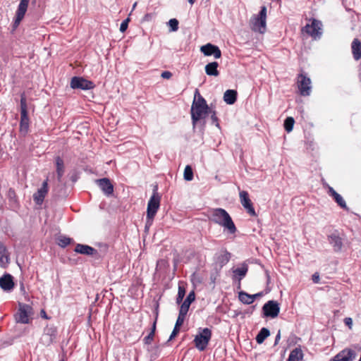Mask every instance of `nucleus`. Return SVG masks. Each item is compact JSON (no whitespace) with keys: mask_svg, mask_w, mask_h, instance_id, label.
<instances>
[{"mask_svg":"<svg viewBox=\"0 0 361 361\" xmlns=\"http://www.w3.org/2000/svg\"><path fill=\"white\" fill-rule=\"evenodd\" d=\"M210 112L206 100L200 94L198 90L195 92L194 99L191 106V118L193 127L197 122L204 119Z\"/></svg>","mask_w":361,"mask_h":361,"instance_id":"obj_2","label":"nucleus"},{"mask_svg":"<svg viewBox=\"0 0 361 361\" xmlns=\"http://www.w3.org/2000/svg\"><path fill=\"white\" fill-rule=\"evenodd\" d=\"M129 21H130V18H127L126 20H124L121 23V24L120 25V31L121 32H124L127 30Z\"/></svg>","mask_w":361,"mask_h":361,"instance_id":"obj_41","label":"nucleus"},{"mask_svg":"<svg viewBox=\"0 0 361 361\" xmlns=\"http://www.w3.org/2000/svg\"><path fill=\"white\" fill-rule=\"evenodd\" d=\"M186 314L187 313L183 312L182 311L179 310L178 317L175 324L176 326L180 327L183 325Z\"/></svg>","mask_w":361,"mask_h":361,"instance_id":"obj_40","label":"nucleus"},{"mask_svg":"<svg viewBox=\"0 0 361 361\" xmlns=\"http://www.w3.org/2000/svg\"><path fill=\"white\" fill-rule=\"evenodd\" d=\"M329 243L332 245L335 252H340L343 247V240L337 231H335L328 236Z\"/></svg>","mask_w":361,"mask_h":361,"instance_id":"obj_16","label":"nucleus"},{"mask_svg":"<svg viewBox=\"0 0 361 361\" xmlns=\"http://www.w3.org/2000/svg\"><path fill=\"white\" fill-rule=\"evenodd\" d=\"M155 329H156V322H154V324L152 325V331H153L154 334Z\"/></svg>","mask_w":361,"mask_h":361,"instance_id":"obj_52","label":"nucleus"},{"mask_svg":"<svg viewBox=\"0 0 361 361\" xmlns=\"http://www.w3.org/2000/svg\"><path fill=\"white\" fill-rule=\"evenodd\" d=\"M168 25L170 27V30L172 32L177 31L178 29V21L176 18H172L169 20L167 23Z\"/></svg>","mask_w":361,"mask_h":361,"instance_id":"obj_38","label":"nucleus"},{"mask_svg":"<svg viewBox=\"0 0 361 361\" xmlns=\"http://www.w3.org/2000/svg\"><path fill=\"white\" fill-rule=\"evenodd\" d=\"M193 178V172L190 166H186L184 170V179L185 180H192Z\"/></svg>","mask_w":361,"mask_h":361,"instance_id":"obj_37","label":"nucleus"},{"mask_svg":"<svg viewBox=\"0 0 361 361\" xmlns=\"http://www.w3.org/2000/svg\"><path fill=\"white\" fill-rule=\"evenodd\" d=\"M298 87L302 96H309L311 92V80L303 74H300L298 78Z\"/></svg>","mask_w":361,"mask_h":361,"instance_id":"obj_11","label":"nucleus"},{"mask_svg":"<svg viewBox=\"0 0 361 361\" xmlns=\"http://www.w3.org/2000/svg\"><path fill=\"white\" fill-rule=\"evenodd\" d=\"M280 339H281V331L279 330L278 331L277 335L276 336V338H275V341H274V345H275L279 343Z\"/></svg>","mask_w":361,"mask_h":361,"instance_id":"obj_48","label":"nucleus"},{"mask_svg":"<svg viewBox=\"0 0 361 361\" xmlns=\"http://www.w3.org/2000/svg\"><path fill=\"white\" fill-rule=\"evenodd\" d=\"M248 268L245 264H242L241 267L233 269V279H238L239 281L242 280L246 275Z\"/></svg>","mask_w":361,"mask_h":361,"instance_id":"obj_24","label":"nucleus"},{"mask_svg":"<svg viewBox=\"0 0 361 361\" xmlns=\"http://www.w3.org/2000/svg\"><path fill=\"white\" fill-rule=\"evenodd\" d=\"M48 192V180H45L42 187L33 195V199L37 204H41Z\"/></svg>","mask_w":361,"mask_h":361,"instance_id":"obj_17","label":"nucleus"},{"mask_svg":"<svg viewBox=\"0 0 361 361\" xmlns=\"http://www.w3.org/2000/svg\"><path fill=\"white\" fill-rule=\"evenodd\" d=\"M260 295L261 293L250 295L245 292L241 291L238 294V298L243 303L246 305H250L254 302L255 298L259 296Z\"/></svg>","mask_w":361,"mask_h":361,"instance_id":"obj_23","label":"nucleus"},{"mask_svg":"<svg viewBox=\"0 0 361 361\" xmlns=\"http://www.w3.org/2000/svg\"><path fill=\"white\" fill-rule=\"evenodd\" d=\"M75 251L76 252L87 255H93L96 250L87 245L78 244L75 248Z\"/></svg>","mask_w":361,"mask_h":361,"instance_id":"obj_25","label":"nucleus"},{"mask_svg":"<svg viewBox=\"0 0 361 361\" xmlns=\"http://www.w3.org/2000/svg\"><path fill=\"white\" fill-rule=\"evenodd\" d=\"M344 323L346 326L349 327V329H352L353 326V319L350 317H346L344 319Z\"/></svg>","mask_w":361,"mask_h":361,"instance_id":"obj_45","label":"nucleus"},{"mask_svg":"<svg viewBox=\"0 0 361 361\" xmlns=\"http://www.w3.org/2000/svg\"><path fill=\"white\" fill-rule=\"evenodd\" d=\"M7 198L9 201V204L13 209H16L18 206V200L16 198L15 191L10 188L7 192Z\"/></svg>","mask_w":361,"mask_h":361,"instance_id":"obj_30","label":"nucleus"},{"mask_svg":"<svg viewBox=\"0 0 361 361\" xmlns=\"http://www.w3.org/2000/svg\"><path fill=\"white\" fill-rule=\"evenodd\" d=\"M196 0H188V2L190 4H193L195 3Z\"/></svg>","mask_w":361,"mask_h":361,"instance_id":"obj_53","label":"nucleus"},{"mask_svg":"<svg viewBox=\"0 0 361 361\" xmlns=\"http://www.w3.org/2000/svg\"><path fill=\"white\" fill-rule=\"evenodd\" d=\"M71 238L68 237L60 235L57 238V244L61 247H65L71 243Z\"/></svg>","mask_w":361,"mask_h":361,"instance_id":"obj_34","label":"nucleus"},{"mask_svg":"<svg viewBox=\"0 0 361 361\" xmlns=\"http://www.w3.org/2000/svg\"><path fill=\"white\" fill-rule=\"evenodd\" d=\"M0 287L5 291H10L14 287V283L11 275L4 274L0 278Z\"/></svg>","mask_w":361,"mask_h":361,"instance_id":"obj_19","label":"nucleus"},{"mask_svg":"<svg viewBox=\"0 0 361 361\" xmlns=\"http://www.w3.org/2000/svg\"><path fill=\"white\" fill-rule=\"evenodd\" d=\"M312 280L314 283H318L319 282V275H317V274H314L313 276H312Z\"/></svg>","mask_w":361,"mask_h":361,"instance_id":"obj_50","label":"nucleus"},{"mask_svg":"<svg viewBox=\"0 0 361 361\" xmlns=\"http://www.w3.org/2000/svg\"><path fill=\"white\" fill-rule=\"evenodd\" d=\"M328 194L331 196L336 203L343 209H347V205L341 195L337 193L332 187L329 186Z\"/></svg>","mask_w":361,"mask_h":361,"instance_id":"obj_21","label":"nucleus"},{"mask_svg":"<svg viewBox=\"0 0 361 361\" xmlns=\"http://www.w3.org/2000/svg\"><path fill=\"white\" fill-rule=\"evenodd\" d=\"M212 337V331L208 328H204L195 336L194 339L195 347L202 351L207 348Z\"/></svg>","mask_w":361,"mask_h":361,"instance_id":"obj_6","label":"nucleus"},{"mask_svg":"<svg viewBox=\"0 0 361 361\" xmlns=\"http://www.w3.org/2000/svg\"><path fill=\"white\" fill-rule=\"evenodd\" d=\"M295 121L292 117H288L284 121V128L288 133L293 130Z\"/></svg>","mask_w":361,"mask_h":361,"instance_id":"obj_35","label":"nucleus"},{"mask_svg":"<svg viewBox=\"0 0 361 361\" xmlns=\"http://www.w3.org/2000/svg\"><path fill=\"white\" fill-rule=\"evenodd\" d=\"M94 87L92 82L80 77H73L71 81V87L84 90H91Z\"/></svg>","mask_w":361,"mask_h":361,"instance_id":"obj_12","label":"nucleus"},{"mask_svg":"<svg viewBox=\"0 0 361 361\" xmlns=\"http://www.w3.org/2000/svg\"><path fill=\"white\" fill-rule=\"evenodd\" d=\"M351 49L354 59L355 61L360 60L361 59V42L358 39H353Z\"/></svg>","mask_w":361,"mask_h":361,"instance_id":"obj_22","label":"nucleus"},{"mask_svg":"<svg viewBox=\"0 0 361 361\" xmlns=\"http://www.w3.org/2000/svg\"><path fill=\"white\" fill-rule=\"evenodd\" d=\"M303 357L302 351L300 348L293 349L288 357V361H300Z\"/></svg>","mask_w":361,"mask_h":361,"instance_id":"obj_32","label":"nucleus"},{"mask_svg":"<svg viewBox=\"0 0 361 361\" xmlns=\"http://www.w3.org/2000/svg\"><path fill=\"white\" fill-rule=\"evenodd\" d=\"M40 315L44 319H49V317L47 316L46 312L44 310H41Z\"/></svg>","mask_w":361,"mask_h":361,"instance_id":"obj_49","label":"nucleus"},{"mask_svg":"<svg viewBox=\"0 0 361 361\" xmlns=\"http://www.w3.org/2000/svg\"><path fill=\"white\" fill-rule=\"evenodd\" d=\"M56 166L58 180L60 181L64 173V164L63 159L59 157L56 158Z\"/></svg>","mask_w":361,"mask_h":361,"instance_id":"obj_31","label":"nucleus"},{"mask_svg":"<svg viewBox=\"0 0 361 361\" xmlns=\"http://www.w3.org/2000/svg\"><path fill=\"white\" fill-rule=\"evenodd\" d=\"M33 314V309L30 305L19 302L18 312L15 314V320L17 323L29 324L30 317Z\"/></svg>","mask_w":361,"mask_h":361,"instance_id":"obj_5","label":"nucleus"},{"mask_svg":"<svg viewBox=\"0 0 361 361\" xmlns=\"http://www.w3.org/2000/svg\"><path fill=\"white\" fill-rule=\"evenodd\" d=\"M211 119L212 121V123L214 124L216 127L219 128V122H218V118H217L214 111L213 112V114L211 116Z\"/></svg>","mask_w":361,"mask_h":361,"instance_id":"obj_44","label":"nucleus"},{"mask_svg":"<svg viewBox=\"0 0 361 361\" xmlns=\"http://www.w3.org/2000/svg\"><path fill=\"white\" fill-rule=\"evenodd\" d=\"M200 51L204 56H214L215 59H219L221 56V51L219 48L210 43L202 46Z\"/></svg>","mask_w":361,"mask_h":361,"instance_id":"obj_15","label":"nucleus"},{"mask_svg":"<svg viewBox=\"0 0 361 361\" xmlns=\"http://www.w3.org/2000/svg\"><path fill=\"white\" fill-rule=\"evenodd\" d=\"M262 311L264 317L276 318L280 312L279 304L275 300H269L263 305Z\"/></svg>","mask_w":361,"mask_h":361,"instance_id":"obj_8","label":"nucleus"},{"mask_svg":"<svg viewBox=\"0 0 361 361\" xmlns=\"http://www.w3.org/2000/svg\"><path fill=\"white\" fill-rule=\"evenodd\" d=\"M240 203L243 206V207L247 210V213L250 214L252 216H255L256 212L252 206L250 199L249 198V195L247 192L243 190L239 193Z\"/></svg>","mask_w":361,"mask_h":361,"instance_id":"obj_13","label":"nucleus"},{"mask_svg":"<svg viewBox=\"0 0 361 361\" xmlns=\"http://www.w3.org/2000/svg\"><path fill=\"white\" fill-rule=\"evenodd\" d=\"M270 332L268 329L262 328L256 336V341L259 344H262L264 340L269 336Z\"/></svg>","mask_w":361,"mask_h":361,"instance_id":"obj_33","label":"nucleus"},{"mask_svg":"<svg viewBox=\"0 0 361 361\" xmlns=\"http://www.w3.org/2000/svg\"><path fill=\"white\" fill-rule=\"evenodd\" d=\"M179 328L180 327H178V326H174V329H173V331H172V333H171V336L169 337V341H171L173 338H175L176 336V335L179 332Z\"/></svg>","mask_w":361,"mask_h":361,"instance_id":"obj_43","label":"nucleus"},{"mask_svg":"<svg viewBox=\"0 0 361 361\" xmlns=\"http://www.w3.org/2000/svg\"><path fill=\"white\" fill-rule=\"evenodd\" d=\"M154 334H153V331H151L145 338H144V341H145V343L146 344H149L151 343V341L153 340V338H154Z\"/></svg>","mask_w":361,"mask_h":361,"instance_id":"obj_42","label":"nucleus"},{"mask_svg":"<svg viewBox=\"0 0 361 361\" xmlns=\"http://www.w3.org/2000/svg\"><path fill=\"white\" fill-rule=\"evenodd\" d=\"M161 76L164 79H170L172 76V73L170 71H164L161 73Z\"/></svg>","mask_w":361,"mask_h":361,"instance_id":"obj_46","label":"nucleus"},{"mask_svg":"<svg viewBox=\"0 0 361 361\" xmlns=\"http://www.w3.org/2000/svg\"><path fill=\"white\" fill-rule=\"evenodd\" d=\"M304 30L314 39H319L322 34V23L321 21L314 19L311 24H307Z\"/></svg>","mask_w":361,"mask_h":361,"instance_id":"obj_10","label":"nucleus"},{"mask_svg":"<svg viewBox=\"0 0 361 361\" xmlns=\"http://www.w3.org/2000/svg\"><path fill=\"white\" fill-rule=\"evenodd\" d=\"M356 357L355 352L349 348H345L338 353L329 361H353Z\"/></svg>","mask_w":361,"mask_h":361,"instance_id":"obj_14","label":"nucleus"},{"mask_svg":"<svg viewBox=\"0 0 361 361\" xmlns=\"http://www.w3.org/2000/svg\"><path fill=\"white\" fill-rule=\"evenodd\" d=\"M27 114V101L24 94L20 98V115Z\"/></svg>","mask_w":361,"mask_h":361,"instance_id":"obj_36","label":"nucleus"},{"mask_svg":"<svg viewBox=\"0 0 361 361\" xmlns=\"http://www.w3.org/2000/svg\"><path fill=\"white\" fill-rule=\"evenodd\" d=\"M30 0H20L18 8L16 11V15L13 22V30L16 29L23 19L25 13L27 10L29 2Z\"/></svg>","mask_w":361,"mask_h":361,"instance_id":"obj_9","label":"nucleus"},{"mask_svg":"<svg viewBox=\"0 0 361 361\" xmlns=\"http://www.w3.org/2000/svg\"><path fill=\"white\" fill-rule=\"evenodd\" d=\"M153 18V15L152 13H147L144 16L142 20L143 21H150Z\"/></svg>","mask_w":361,"mask_h":361,"instance_id":"obj_47","label":"nucleus"},{"mask_svg":"<svg viewBox=\"0 0 361 361\" xmlns=\"http://www.w3.org/2000/svg\"><path fill=\"white\" fill-rule=\"evenodd\" d=\"M219 64L217 62L214 61L209 63L205 66V72L207 75L209 76H218L219 75V72L218 71Z\"/></svg>","mask_w":361,"mask_h":361,"instance_id":"obj_26","label":"nucleus"},{"mask_svg":"<svg viewBox=\"0 0 361 361\" xmlns=\"http://www.w3.org/2000/svg\"><path fill=\"white\" fill-rule=\"evenodd\" d=\"M29 130V118L27 114L20 115V132L25 135Z\"/></svg>","mask_w":361,"mask_h":361,"instance_id":"obj_28","label":"nucleus"},{"mask_svg":"<svg viewBox=\"0 0 361 361\" xmlns=\"http://www.w3.org/2000/svg\"><path fill=\"white\" fill-rule=\"evenodd\" d=\"M195 299V293L193 291L190 292L186 299L184 300L183 304L181 305L180 307V311H182L183 312L188 313L189 307L192 302H193Z\"/></svg>","mask_w":361,"mask_h":361,"instance_id":"obj_27","label":"nucleus"},{"mask_svg":"<svg viewBox=\"0 0 361 361\" xmlns=\"http://www.w3.org/2000/svg\"><path fill=\"white\" fill-rule=\"evenodd\" d=\"M209 219L212 222L223 227L230 234H234L237 228L229 214L222 208L212 209L209 212Z\"/></svg>","mask_w":361,"mask_h":361,"instance_id":"obj_1","label":"nucleus"},{"mask_svg":"<svg viewBox=\"0 0 361 361\" xmlns=\"http://www.w3.org/2000/svg\"><path fill=\"white\" fill-rule=\"evenodd\" d=\"M97 183L106 195L109 196L113 193L114 186L109 179L106 178H101L97 180Z\"/></svg>","mask_w":361,"mask_h":361,"instance_id":"obj_18","label":"nucleus"},{"mask_svg":"<svg viewBox=\"0 0 361 361\" xmlns=\"http://www.w3.org/2000/svg\"><path fill=\"white\" fill-rule=\"evenodd\" d=\"M136 5H137V3L135 2V3L133 4V9H134V8H135Z\"/></svg>","mask_w":361,"mask_h":361,"instance_id":"obj_54","label":"nucleus"},{"mask_svg":"<svg viewBox=\"0 0 361 361\" xmlns=\"http://www.w3.org/2000/svg\"><path fill=\"white\" fill-rule=\"evenodd\" d=\"M9 262V253L6 246L0 241V267L5 268L8 265Z\"/></svg>","mask_w":361,"mask_h":361,"instance_id":"obj_20","label":"nucleus"},{"mask_svg":"<svg viewBox=\"0 0 361 361\" xmlns=\"http://www.w3.org/2000/svg\"><path fill=\"white\" fill-rule=\"evenodd\" d=\"M237 99V92L233 90H228L224 92V100L228 104H233Z\"/></svg>","mask_w":361,"mask_h":361,"instance_id":"obj_29","label":"nucleus"},{"mask_svg":"<svg viewBox=\"0 0 361 361\" xmlns=\"http://www.w3.org/2000/svg\"><path fill=\"white\" fill-rule=\"evenodd\" d=\"M159 206L160 197L158 194L154 192L147 203L146 226H149L152 224Z\"/></svg>","mask_w":361,"mask_h":361,"instance_id":"obj_4","label":"nucleus"},{"mask_svg":"<svg viewBox=\"0 0 361 361\" xmlns=\"http://www.w3.org/2000/svg\"><path fill=\"white\" fill-rule=\"evenodd\" d=\"M250 26L252 30L261 34L267 30V8L262 6L259 14L252 16L250 20Z\"/></svg>","mask_w":361,"mask_h":361,"instance_id":"obj_3","label":"nucleus"},{"mask_svg":"<svg viewBox=\"0 0 361 361\" xmlns=\"http://www.w3.org/2000/svg\"><path fill=\"white\" fill-rule=\"evenodd\" d=\"M57 335V329L54 325H47L43 331V334L40 338V343L45 346H49L52 344Z\"/></svg>","mask_w":361,"mask_h":361,"instance_id":"obj_7","label":"nucleus"},{"mask_svg":"<svg viewBox=\"0 0 361 361\" xmlns=\"http://www.w3.org/2000/svg\"><path fill=\"white\" fill-rule=\"evenodd\" d=\"M226 262H228L229 260V254L228 252L225 253L224 255Z\"/></svg>","mask_w":361,"mask_h":361,"instance_id":"obj_51","label":"nucleus"},{"mask_svg":"<svg viewBox=\"0 0 361 361\" xmlns=\"http://www.w3.org/2000/svg\"><path fill=\"white\" fill-rule=\"evenodd\" d=\"M185 295V288L180 285H179L178 295H177V298H176L177 303H180V302H182Z\"/></svg>","mask_w":361,"mask_h":361,"instance_id":"obj_39","label":"nucleus"},{"mask_svg":"<svg viewBox=\"0 0 361 361\" xmlns=\"http://www.w3.org/2000/svg\"><path fill=\"white\" fill-rule=\"evenodd\" d=\"M60 361H65V360H63H63H60Z\"/></svg>","mask_w":361,"mask_h":361,"instance_id":"obj_55","label":"nucleus"}]
</instances>
